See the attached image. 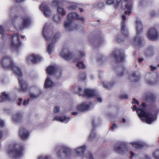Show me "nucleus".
I'll return each instance as SVG.
<instances>
[{
    "mask_svg": "<svg viewBox=\"0 0 159 159\" xmlns=\"http://www.w3.org/2000/svg\"><path fill=\"white\" fill-rule=\"evenodd\" d=\"M91 104V103L89 102H83L77 106L76 108V110L79 111H86L89 108Z\"/></svg>",
    "mask_w": 159,
    "mask_h": 159,
    "instance_id": "nucleus-21",
    "label": "nucleus"
},
{
    "mask_svg": "<svg viewBox=\"0 0 159 159\" xmlns=\"http://www.w3.org/2000/svg\"><path fill=\"white\" fill-rule=\"evenodd\" d=\"M97 99L98 101L100 102H102V99L101 98L98 97Z\"/></svg>",
    "mask_w": 159,
    "mask_h": 159,
    "instance_id": "nucleus-54",
    "label": "nucleus"
},
{
    "mask_svg": "<svg viewBox=\"0 0 159 159\" xmlns=\"http://www.w3.org/2000/svg\"><path fill=\"white\" fill-rule=\"evenodd\" d=\"M39 9L43 13L44 16L46 17H49L54 13V10L50 8L47 4L45 2L42 3L39 7Z\"/></svg>",
    "mask_w": 159,
    "mask_h": 159,
    "instance_id": "nucleus-10",
    "label": "nucleus"
},
{
    "mask_svg": "<svg viewBox=\"0 0 159 159\" xmlns=\"http://www.w3.org/2000/svg\"><path fill=\"white\" fill-rule=\"evenodd\" d=\"M115 151L117 153L123 154L128 150V148L123 144H116L114 147Z\"/></svg>",
    "mask_w": 159,
    "mask_h": 159,
    "instance_id": "nucleus-18",
    "label": "nucleus"
},
{
    "mask_svg": "<svg viewBox=\"0 0 159 159\" xmlns=\"http://www.w3.org/2000/svg\"><path fill=\"white\" fill-rule=\"evenodd\" d=\"M5 125L4 121L0 118V127H3Z\"/></svg>",
    "mask_w": 159,
    "mask_h": 159,
    "instance_id": "nucleus-48",
    "label": "nucleus"
},
{
    "mask_svg": "<svg viewBox=\"0 0 159 159\" xmlns=\"http://www.w3.org/2000/svg\"><path fill=\"white\" fill-rule=\"evenodd\" d=\"M10 98L8 94H6L5 92L2 93L0 96V102H3L6 101H10Z\"/></svg>",
    "mask_w": 159,
    "mask_h": 159,
    "instance_id": "nucleus-31",
    "label": "nucleus"
},
{
    "mask_svg": "<svg viewBox=\"0 0 159 159\" xmlns=\"http://www.w3.org/2000/svg\"><path fill=\"white\" fill-rule=\"evenodd\" d=\"M111 58L117 60L118 62L122 63L124 61L125 56L124 54L120 52L118 50H116L110 56Z\"/></svg>",
    "mask_w": 159,
    "mask_h": 159,
    "instance_id": "nucleus-16",
    "label": "nucleus"
},
{
    "mask_svg": "<svg viewBox=\"0 0 159 159\" xmlns=\"http://www.w3.org/2000/svg\"><path fill=\"white\" fill-rule=\"evenodd\" d=\"M62 17L58 15V16H54L52 18L53 20L57 24L60 23Z\"/></svg>",
    "mask_w": 159,
    "mask_h": 159,
    "instance_id": "nucleus-34",
    "label": "nucleus"
},
{
    "mask_svg": "<svg viewBox=\"0 0 159 159\" xmlns=\"http://www.w3.org/2000/svg\"><path fill=\"white\" fill-rule=\"evenodd\" d=\"M143 58H139V62H141L143 60Z\"/></svg>",
    "mask_w": 159,
    "mask_h": 159,
    "instance_id": "nucleus-59",
    "label": "nucleus"
},
{
    "mask_svg": "<svg viewBox=\"0 0 159 159\" xmlns=\"http://www.w3.org/2000/svg\"><path fill=\"white\" fill-rule=\"evenodd\" d=\"M123 97L124 98H127V95L126 94H125L124 95H123Z\"/></svg>",
    "mask_w": 159,
    "mask_h": 159,
    "instance_id": "nucleus-60",
    "label": "nucleus"
},
{
    "mask_svg": "<svg viewBox=\"0 0 159 159\" xmlns=\"http://www.w3.org/2000/svg\"><path fill=\"white\" fill-rule=\"evenodd\" d=\"M59 0H53L52 2V5L53 6L57 7L59 4Z\"/></svg>",
    "mask_w": 159,
    "mask_h": 159,
    "instance_id": "nucleus-41",
    "label": "nucleus"
},
{
    "mask_svg": "<svg viewBox=\"0 0 159 159\" xmlns=\"http://www.w3.org/2000/svg\"><path fill=\"white\" fill-rule=\"evenodd\" d=\"M130 154L131 156L130 157V158L131 159H132L135 156L134 154L133 153V152H130Z\"/></svg>",
    "mask_w": 159,
    "mask_h": 159,
    "instance_id": "nucleus-52",
    "label": "nucleus"
},
{
    "mask_svg": "<svg viewBox=\"0 0 159 159\" xmlns=\"http://www.w3.org/2000/svg\"><path fill=\"white\" fill-rule=\"evenodd\" d=\"M76 19L82 21L84 20L83 17L79 16L76 13H71L68 15L67 19L64 24V28L66 31H71L74 30V28L72 25V21Z\"/></svg>",
    "mask_w": 159,
    "mask_h": 159,
    "instance_id": "nucleus-5",
    "label": "nucleus"
},
{
    "mask_svg": "<svg viewBox=\"0 0 159 159\" xmlns=\"http://www.w3.org/2000/svg\"><path fill=\"white\" fill-rule=\"evenodd\" d=\"M48 156L44 155L39 156L38 158V159H48Z\"/></svg>",
    "mask_w": 159,
    "mask_h": 159,
    "instance_id": "nucleus-47",
    "label": "nucleus"
},
{
    "mask_svg": "<svg viewBox=\"0 0 159 159\" xmlns=\"http://www.w3.org/2000/svg\"><path fill=\"white\" fill-rule=\"evenodd\" d=\"M147 107L145 103H143L137 110L135 105H133L132 109L133 111H137L139 117L143 122L150 124L157 119L156 113L154 112H148Z\"/></svg>",
    "mask_w": 159,
    "mask_h": 159,
    "instance_id": "nucleus-3",
    "label": "nucleus"
},
{
    "mask_svg": "<svg viewBox=\"0 0 159 159\" xmlns=\"http://www.w3.org/2000/svg\"><path fill=\"white\" fill-rule=\"evenodd\" d=\"M86 148V147L85 145L76 148L75 150V156L78 157H81L82 159H94L90 152L84 154Z\"/></svg>",
    "mask_w": 159,
    "mask_h": 159,
    "instance_id": "nucleus-9",
    "label": "nucleus"
},
{
    "mask_svg": "<svg viewBox=\"0 0 159 159\" xmlns=\"http://www.w3.org/2000/svg\"><path fill=\"white\" fill-rule=\"evenodd\" d=\"M78 113V111H74L73 112H72L71 113V114L73 116H76L77 115Z\"/></svg>",
    "mask_w": 159,
    "mask_h": 159,
    "instance_id": "nucleus-53",
    "label": "nucleus"
},
{
    "mask_svg": "<svg viewBox=\"0 0 159 159\" xmlns=\"http://www.w3.org/2000/svg\"><path fill=\"white\" fill-rule=\"evenodd\" d=\"M144 3L143 0H139L138 2V5L140 7H142Z\"/></svg>",
    "mask_w": 159,
    "mask_h": 159,
    "instance_id": "nucleus-46",
    "label": "nucleus"
},
{
    "mask_svg": "<svg viewBox=\"0 0 159 159\" xmlns=\"http://www.w3.org/2000/svg\"><path fill=\"white\" fill-rule=\"evenodd\" d=\"M72 91L74 93L77 94L79 96H81L84 95L82 92V89L78 86H76L73 87L72 88Z\"/></svg>",
    "mask_w": 159,
    "mask_h": 159,
    "instance_id": "nucleus-27",
    "label": "nucleus"
},
{
    "mask_svg": "<svg viewBox=\"0 0 159 159\" xmlns=\"http://www.w3.org/2000/svg\"><path fill=\"white\" fill-rule=\"evenodd\" d=\"M25 0H15V1L18 2H22L24 1Z\"/></svg>",
    "mask_w": 159,
    "mask_h": 159,
    "instance_id": "nucleus-58",
    "label": "nucleus"
},
{
    "mask_svg": "<svg viewBox=\"0 0 159 159\" xmlns=\"http://www.w3.org/2000/svg\"><path fill=\"white\" fill-rule=\"evenodd\" d=\"M70 117L66 116H57L54 117L52 120L53 121L56 120L65 124L67 123L70 120Z\"/></svg>",
    "mask_w": 159,
    "mask_h": 159,
    "instance_id": "nucleus-24",
    "label": "nucleus"
},
{
    "mask_svg": "<svg viewBox=\"0 0 159 159\" xmlns=\"http://www.w3.org/2000/svg\"><path fill=\"white\" fill-rule=\"evenodd\" d=\"M159 34L157 31L155 29L151 28L150 29L147 33V36L150 40L154 41L157 39L158 37Z\"/></svg>",
    "mask_w": 159,
    "mask_h": 159,
    "instance_id": "nucleus-19",
    "label": "nucleus"
},
{
    "mask_svg": "<svg viewBox=\"0 0 159 159\" xmlns=\"http://www.w3.org/2000/svg\"><path fill=\"white\" fill-rule=\"evenodd\" d=\"M129 144L133 148L136 149H139L143 147V143L140 141H137L134 142H130Z\"/></svg>",
    "mask_w": 159,
    "mask_h": 159,
    "instance_id": "nucleus-26",
    "label": "nucleus"
},
{
    "mask_svg": "<svg viewBox=\"0 0 159 159\" xmlns=\"http://www.w3.org/2000/svg\"><path fill=\"white\" fill-rule=\"evenodd\" d=\"M20 37L22 39H24L25 38V36L22 35H21Z\"/></svg>",
    "mask_w": 159,
    "mask_h": 159,
    "instance_id": "nucleus-63",
    "label": "nucleus"
},
{
    "mask_svg": "<svg viewBox=\"0 0 159 159\" xmlns=\"http://www.w3.org/2000/svg\"><path fill=\"white\" fill-rule=\"evenodd\" d=\"M150 67L151 68V70L152 71L154 70L156 68V67H153L152 66H151Z\"/></svg>",
    "mask_w": 159,
    "mask_h": 159,
    "instance_id": "nucleus-57",
    "label": "nucleus"
},
{
    "mask_svg": "<svg viewBox=\"0 0 159 159\" xmlns=\"http://www.w3.org/2000/svg\"><path fill=\"white\" fill-rule=\"evenodd\" d=\"M133 103L137 104L139 106V102L137 100L133 98Z\"/></svg>",
    "mask_w": 159,
    "mask_h": 159,
    "instance_id": "nucleus-49",
    "label": "nucleus"
},
{
    "mask_svg": "<svg viewBox=\"0 0 159 159\" xmlns=\"http://www.w3.org/2000/svg\"><path fill=\"white\" fill-rule=\"evenodd\" d=\"M24 149L23 145L16 144L13 148L11 146L7 149V152L10 155H13L16 157H21L24 155Z\"/></svg>",
    "mask_w": 159,
    "mask_h": 159,
    "instance_id": "nucleus-7",
    "label": "nucleus"
},
{
    "mask_svg": "<svg viewBox=\"0 0 159 159\" xmlns=\"http://www.w3.org/2000/svg\"><path fill=\"white\" fill-rule=\"evenodd\" d=\"M80 57L78 58H76L75 57L73 56L72 53L70 52L67 48H64L61 51L60 53V55L64 59L69 61L73 60L74 61H76L81 60V58L84 57L85 53L83 52H79Z\"/></svg>",
    "mask_w": 159,
    "mask_h": 159,
    "instance_id": "nucleus-8",
    "label": "nucleus"
},
{
    "mask_svg": "<svg viewBox=\"0 0 159 159\" xmlns=\"http://www.w3.org/2000/svg\"><path fill=\"white\" fill-rule=\"evenodd\" d=\"M130 79L132 82L137 81L139 80V77L135 75V73L134 72Z\"/></svg>",
    "mask_w": 159,
    "mask_h": 159,
    "instance_id": "nucleus-36",
    "label": "nucleus"
},
{
    "mask_svg": "<svg viewBox=\"0 0 159 159\" xmlns=\"http://www.w3.org/2000/svg\"><path fill=\"white\" fill-rule=\"evenodd\" d=\"M153 51V49L152 47L149 48L148 50V53H152Z\"/></svg>",
    "mask_w": 159,
    "mask_h": 159,
    "instance_id": "nucleus-51",
    "label": "nucleus"
},
{
    "mask_svg": "<svg viewBox=\"0 0 159 159\" xmlns=\"http://www.w3.org/2000/svg\"><path fill=\"white\" fill-rule=\"evenodd\" d=\"M4 26L0 25V34L3 40H6L7 38L11 39V49L13 50L16 49L21 43V42L19 40L20 35L17 32L14 33L12 36H10L7 34L4 33Z\"/></svg>",
    "mask_w": 159,
    "mask_h": 159,
    "instance_id": "nucleus-4",
    "label": "nucleus"
},
{
    "mask_svg": "<svg viewBox=\"0 0 159 159\" xmlns=\"http://www.w3.org/2000/svg\"><path fill=\"white\" fill-rule=\"evenodd\" d=\"M116 40L118 42H120L121 41H122L123 40H121V39H120L119 38H118V37H116Z\"/></svg>",
    "mask_w": 159,
    "mask_h": 159,
    "instance_id": "nucleus-55",
    "label": "nucleus"
},
{
    "mask_svg": "<svg viewBox=\"0 0 159 159\" xmlns=\"http://www.w3.org/2000/svg\"><path fill=\"white\" fill-rule=\"evenodd\" d=\"M153 156L155 159H159V150H157L153 153Z\"/></svg>",
    "mask_w": 159,
    "mask_h": 159,
    "instance_id": "nucleus-39",
    "label": "nucleus"
},
{
    "mask_svg": "<svg viewBox=\"0 0 159 159\" xmlns=\"http://www.w3.org/2000/svg\"><path fill=\"white\" fill-rule=\"evenodd\" d=\"M30 89L31 90H34L37 92L36 93H30L29 96L32 99H35L39 97L42 93V90L40 87L37 85L34 84L30 87Z\"/></svg>",
    "mask_w": 159,
    "mask_h": 159,
    "instance_id": "nucleus-13",
    "label": "nucleus"
},
{
    "mask_svg": "<svg viewBox=\"0 0 159 159\" xmlns=\"http://www.w3.org/2000/svg\"><path fill=\"white\" fill-rule=\"evenodd\" d=\"M0 63L4 68H10L18 77L19 84L20 87L17 89L20 92H25L29 89L27 82L22 79L23 74L20 68L14 63L11 58L8 56L3 57L0 60Z\"/></svg>",
    "mask_w": 159,
    "mask_h": 159,
    "instance_id": "nucleus-1",
    "label": "nucleus"
},
{
    "mask_svg": "<svg viewBox=\"0 0 159 159\" xmlns=\"http://www.w3.org/2000/svg\"><path fill=\"white\" fill-rule=\"evenodd\" d=\"M71 149L66 146H63L60 150L57 153V156L61 159H64L66 157H69L71 154Z\"/></svg>",
    "mask_w": 159,
    "mask_h": 159,
    "instance_id": "nucleus-12",
    "label": "nucleus"
},
{
    "mask_svg": "<svg viewBox=\"0 0 159 159\" xmlns=\"http://www.w3.org/2000/svg\"><path fill=\"white\" fill-rule=\"evenodd\" d=\"M79 78L81 80H84L86 79V74L85 73L80 74L79 75Z\"/></svg>",
    "mask_w": 159,
    "mask_h": 159,
    "instance_id": "nucleus-42",
    "label": "nucleus"
},
{
    "mask_svg": "<svg viewBox=\"0 0 159 159\" xmlns=\"http://www.w3.org/2000/svg\"><path fill=\"white\" fill-rule=\"evenodd\" d=\"M121 0H106V4L108 5H111L114 3V1L116 2L115 7L117 8Z\"/></svg>",
    "mask_w": 159,
    "mask_h": 159,
    "instance_id": "nucleus-32",
    "label": "nucleus"
},
{
    "mask_svg": "<svg viewBox=\"0 0 159 159\" xmlns=\"http://www.w3.org/2000/svg\"><path fill=\"white\" fill-rule=\"evenodd\" d=\"M142 158L139 159V157L137 156H135L136 159H150V157L147 155H145L144 157L141 156Z\"/></svg>",
    "mask_w": 159,
    "mask_h": 159,
    "instance_id": "nucleus-44",
    "label": "nucleus"
},
{
    "mask_svg": "<svg viewBox=\"0 0 159 159\" xmlns=\"http://www.w3.org/2000/svg\"><path fill=\"white\" fill-rule=\"evenodd\" d=\"M57 66L55 64L49 66L47 68L46 70L47 73L49 75H53L56 72V76H58V78L61 76V71H57Z\"/></svg>",
    "mask_w": 159,
    "mask_h": 159,
    "instance_id": "nucleus-14",
    "label": "nucleus"
},
{
    "mask_svg": "<svg viewBox=\"0 0 159 159\" xmlns=\"http://www.w3.org/2000/svg\"><path fill=\"white\" fill-rule=\"evenodd\" d=\"M117 127V125L115 124H113L112 126L111 127V128L112 129H114L116 128Z\"/></svg>",
    "mask_w": 159,
    "mask_h": 159,
    "instance_id": "nucleus-56",
    "label": "nucleus"
},
{
    "mask_svg": "<svg viewBox=\"0 0 159 159\" xmlns=\"http://www.w3.org/2000/svg\"><path fill=\"white\" fill-rule=\"evenodd\" d=\"M121 32L123 36L127 37L128 36V32L125 25L126 18L124 15L121 17Z\"/></svg>",
    "mask_w": 159,
    "mask_h": 159,
    "instance_id": "nucleus-20",
    "label": "nucleus"
},
{
    "mask_svg": "<svg viewBox=\"0 0 159 159\" xmlns=\"http://www.w3.org/2000/svg\"><path fill=\"white\" fill-rule=\"evenodd\" d=\"M120 125L121 126L125 127L129 125V122L128 120L125 118H123L121 120Z\"/></svg>",
    "mask_w": 159,
    "mask_h": 159,
    "instance_id": "nucleus-33",
    "label": "nucleus"
},
{
    "mask_svg": "<svg viewBox=\"0 0 159 159\" xmlns=\"http://www.w3.org/2000/svg\"><path fill=\"white\" fill-rule=\"evenodd\" d=\"M22 20V22L20 23L18 25L13 24V25L16 29L17 30L23 29L30 25L31 22V17L29 15L23 17Z\"/></svg>",
    "mask_w": 159,
    "mask_h": 159,
    "instance_id": "nucleus-11",
    "label": "nucleus"
},
{
    "mask_svg": "<svg viewBox=\"0 0 159 159\" xmlns=\"http://www.w3.org/2000/svg\"><path fill=\"white\" fill-rule=\"evenodd\" d=\"M23 99L21 98H20L19 99V102L17 103V104L18 106H20L21 105L22 102V101Z\"/></svg>",
    "mask_w": 159,
    "mask_h": 159,
    "instance_id": "nucleus-50",
    "label": "nucleus"
},
{
    "mask_svg": "<svg viewBox=\"0 0 159 159\" xmlns=\"http://www.w3.org/2000/svg\"><path fill=\"white\" fill-rule=\"evenodd\" d=\"M60 111V108L58 106H56L54 107L53 110V112L54 113L57 114L59 113Z\"/></svg>",
    "mask_w": 159,
    "mask_h": 159,
    "instance_id": "nucleus-40",
    "label": "nucleus"
},
{
    "mask_svg": "<svg viewBox=\"0 0 159 159\" xmlns=\"http://www.w3.org/2000/svg\"><path fill=\"white\" fill-rule=\"evenodd\" d=\"M147 82V83H148L151 85L153 84V83L151 82H148V81Z\"/></svg>",
    "mask_w": 159,
    "mask_h": 159,
    "instance_id": "nucleus-61",
    "label": "nucleus"
},
{
    "mask_svg": "<svg viewBox=\"0 0 159 159\" xmlns=\"http://www.w3.org/2000/svg\"><path fill=\"white\" fill-rule=\"evenodd\" d=\"M57 13L58 15L63 17L65 16L66 12V10L63 7H59L57 9Z\"/></svg>",
    "mask_w": 159,
    "mask_h": 159,
    "instance_id": "nucleus-30",
    "label": "nucleus"
},
{
    "mask_svg": "<svg viewBox=\"0 0 159 159\" xmlns=\"http://www.w3.org/2000/svg\"><path fill=\"white\" fill-rule=\"evenodd\" d=\"M41 59V57L39 55L33 53L27 56L26 61L29 64H36L40 61Z\"/></svg>",
    "mask_w": 159,
    "mask_h": 159,
    "instance_id": "nucleus-15",
    "label": "nucleus"
},
{
    "mask_svg": "<svg viewBox=\"0 0 159 159\" xmlns=\"http://www.w3.org/2000/svg\"><path fill=\"white\" fill-rule=\"evenodd\" d=\"M83 94L84 95L82 96H85L87 98H92L96 95V91L92 89H84Z\"/></svg>",
    "mask_w": 159,
    "mask_h": 159,
    "instance_id": "nucleus-22",
    "label": "nucleus"
},
{
    "mask_svg": "<svg viewBox=\"0 0 159 159\" xmlns=\"http://www.w3.org/2000/svg\"><path fill=\"white\" fill-rule=\"evenodd\" d=\"M20 136L23 139H28L30 135L29 132L24 128H21L19 130Z\"/></svg>",
    "mask_w": 159,
    "mask_h": 159,
    "instance_id": "nucleus-25",
    "label": "nucleus"
},
{
    "mask_svg": "<svg viewBox=\"0 0 159 159\" xmlns=\"http://www.w3.org/2000/svg\"><path fill=\"white\" fill-rule=\"evenodd\" d=\"M135 29L136 35L132 40L133 44L135 45H140L141 43L142 39L141 34L142 32L143 25L141 20L137 19L135 21Z\"/></svg>",
    "mask_w": 159,
    "mask_h": 159,
    "instance_id": "nucleus-6",
    "label": "nucleus"
},
{
    "mask_svg": "<svg viewBox=\"0 0 159 159\" xmlns=\"http://www.w3.org/2000/svg\"><path fill=\"white\" fill-rule=\"evenodd\" d=\"M98 6L97 4H95L94 5L93 7H95Z\"/></svg>",
    "mask_w": 159,
    "mask_h": 159,
    "instance_id": "nucleus-64",
    "label": "nucleus"
},
{
    "mask_svg": "<svg viewBox=\"0 0 159 159\" xmlns=\"http://www.w3.org/2000/svg\"><path fill=\"white\" fill-rule=\"evenodd\" d=\"M23 118V115L20 112H17L14 113L12 117V121L15 123L20 122Z\"/></svg>",
    "mask_w": 159,
    "mask_h": 159,
    "instance_id": "nucleus-23",
    "label": "nucleus"
},
{
    "mask_svg": "<svg viewBox=\"0 0 159 159\" xmlns=\"http://www.w3.org/2000/svg\"><path fill=\"white\" fill-rule=\"evenodd\" d=\"M54 85V83L52 81L51 79L49 77H47L44 83L45 88L47 89L48 88L52 87Z\"/></svg>",
    "mask_w": 159,
    "mask_h": 159,
    "instance_id": "nucleus-29",
    "label": "nucleus"
},
{
    "mask_svg": "<svg viewBox=\"0 0 159 159\" xmlns=\"http://www.w3.org/2000/svg\"><path fill=\"white\" fill-rule=\"evenodd\" d=\"M63 1L68 5V6H67V8L69 10H74L77 7V4L76 3L66 1L64 0Z\"/></svg>",
    "mask_w": 159,
    "mask_h": 159,
    "instance_id": "nucleus-28",
    "label": "nucleus"
},
{
    "mask_svg": "<svg viewBox=\"0 0 159 159\" xmlns=\"http://www.w3.org/2000/svg\"><path fill=\"white\" fill-rule=\"evenodd\" d=\"M76 66L77 67L79 68L84 69L85 68V66L82 61L78 62Z\"/></svg>",
    "mask_w": 159,
    "mask_h": 159,
    "instance_id": "nucleus-38",
    "label": "nucleus"
},
{
    "mask_svg": "<svg viewBox=\"0 0 159 159\" xmlns=\"http://www.w3.org/2000/svg\"><path fill=\"white\" fill-rule=\"evenodd\" d=\"M79 10L81 12H82L83 11H84V10L82 9H81V8H80L79 9Z\"/></svg>",
    "mask_w": 159,
    "mask_h": 159,
    "instance_id": "nucleus-62",
    "label": "nucleus"
},
{
    "mask_svg": "<svg viewBox=\"0 0 159 159\" xmlns=\"http://www.w3.org/2000/svg\"><path fill=\"white\" fill-rule=\"evenodd\" d=\"M133 5V2L132 1L124 0L122 2V7L124 8L125 7L126 9L129 10L128 11H125L126 14L129 15L131 13Z\"/></svg>",
    "mask_w": 159,
    "mask_h": 159,
    "instance_id": "nucleus-17",
    "label": "nucleus"
},
{
    "mask_svg": "<svg viewBox=\"0 0 159 159\" xmlns=\"http://www.w3.org/2000/svg\"><path fill=\"white\" fill-rule=\"evenodd\" d=\"M96 136V134H95V131L94 129H93L91 132V134L89 138L88 139L89 140H91L92 139H94Z\"/></svg>",
    "mask_w": 159,
    "mask_h": 159,
    "instance_id": "nucleus-37",
    "label": "nucleus"
},
{
    "mask_svg": "<svg viewBox=\"0 0 159 159\" xmlns=\"http://www.w3.org/2000/svg\"><path fill=\"white\" fill-rule=\"evenodd\" d=\"M29 101H30L29 99H28L26 100H24L23 102V105L24 106H27V105H28L29 104Z\"/></svg>",
    "mask_w": 159,
    "mask_h": 159,
    "instance_id": "nucleus-45",
    "label": "nucleus"
},
{
    "mask_svg": "<svg viewBox=\"0 0 159 159\" xmlns=\"http://www.w3.org/2000/svg\"><path fill=\"white\" fill-rule=\"evenodd\" d=\"M102 84L104 88L108 89L113 86L114 84V83L113 82H107L105 81L103 82Z\"/></svg>",
    "mask_w": 159,
    "mask_h": 159,
    "instance_id": "nucleus-35",
    "label": "nucleus"
},
{
    "mask_svg": "<svg viewBox=\"0 0 159 159\" xmlns=\"http://www.w3.org/2000/svg\"><path fill=\"white\" fill-rule=\"evenodd\" d=\"M53 30L50 23H46L43 27L42 34L45 39L48 41H51L52 43L49 44L47 48V52L50 54L53 51L54 48V44L56 43L59 39L60 34L56 33L53 36Z\"/></svg>",
    "mask_w": 159,
    "mask_h": 159,
    "instance_id": "nucleus-2",
    "label": "nucleus"
},
{
    "mask_svg": "<svg viewBox=\"0 0 159 159\" xmlns=\"http://www.w3.org/2000/svg\"><path fill=\"white\" fill-rule=\"evenodd\" d=\"M17 9L16 8V7L14 6L11 8L10 12L12 14L13 13H15L17 11Z\"/></svg>",
    "mask_w": 159,
    "mask_h": 159,
    "instance_id": "nucleus-43",
    "label": "nucleus"
}]
</instances>
